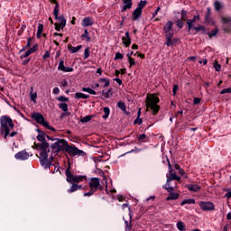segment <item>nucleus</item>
I'll return each mask as SVG.
<instances>
[{
	"mask_svg": "<svg viewBox=\"0 0 231 231\" xmlns=\"http://www.w3.org/2000/svg\"><path fill=\"white\" fill-rule=\"evenodd\" d=\"M57 142L51 145L52 151L56 152H60V151H65L69 154V156H86V152L75 146H71L64 139H56Z\"/></svg>",
	"mask_w": 231,
	"mask_h": 231,
	"instance_id": "obj_1",
	"label": "nucleus"
},
{
	"mask_svg": "<svg viewBox=\"0 0 231 231\" xmlns=\"http://www.w3.org/2000/svg\"><path fill=\"white\" fill-rule=\"evenodd\" d=\"M35 148L40 152V162L42 167L44 169H50L51 167V162H53V157L48 159V152H50V143L48 142L35 143Z\"/></svg>",
	"mask_w": 231,
	"mask_h": 231,
	"instance_id": "obj_2",
	"label": "nucleus"
},
{
	"mask_svg": "<svg viewBox=\"0 0 231 231\" xmlns=\"http://www.w3.org/2000/svg\"><path fill=\"white\" fill-rule=\"evenodd\" d=\"M0 133L4 135L5 140L8 139V134L14 131V120L8 116H2L0 117Z\"/></svg>",
	"mask_w": 231,
	"mask_h": 231,
	"instance_id": "obj_3",
	"label": "nucleus"
},
{
	"mask_svg": "<svg viewBox=\"0 0 231 231\" xmlns=\"http://www.w3.org/2000/svg\"><path fill=\"white\" fill-rule=\"evenodd\" d=\"M160 97L156 94H147L146 96V107L152 111L153 116L160 113Z\"/></svg>",
	"mask_w": 231,
	"mask_h": 231,
	"instance_id": "obj_4",
	"label": "nucleus"
},
{
	"mask_svg": "<svg viewBox=\"0 0 231 231\" xmlns=\"http://www.w3.org/2000/svg\"><path fill=\"white\" fill-rule=\"evenodd\" d=\"M68 183H82V181H88V177L84 175H73L71 171H69V167L65 171Z\"/></svg>",
	"mask_w": 231,
	"mask_h": 231,
	"instance_id": "obj_5",
	"label": "nucleus"
},
{
	"mask_svg": "<svg viewBox=\"0 0 231 231\" xmlns=\"http://www.w3.org/2000/svg\"><path fill=\"white\" fill-rule=\"evenodd\" d=\"M164 33L166 34V45L172 46V37H174V32H172V22L166 23L164 28Z\"/></svg>",
	"mask_w": 231,
	"mask_h": 231,
	"instance_id": "obj_6",
	"label": "nucleus"
},
{
	"mask_svg": "<svg viewBox=\"0 0 231 231\" xmlns=\"http://www.w3.org/2000/svg\"><path fill=\"white\" fill-rule=\"evenodd\" d=\"M169 173L167 174V181L165 187H171V181H181V177L178 176L176 172L172 171V165L171 162L168 161Z\"/></svg>",
	"mask_w": 231,
	"mask_h": 231,
	"instance_id": "obj_7",
	"label": "nucleus"
},
{
	"mask_svg": "<svg viewBox=\"0 0 231 231\" xmlns=\"http://www.w3.org/2000/svg\"><path fill=\"white\" fill-rule=\"evenodd\" d=\"M88 187L94 190L95 192H97V190H103L104 189V186H102L100 184V179L95 177V178H90L88 180Z\"/></svg>",
	"mask_w": 231,
	"mask_h": 231,
	"instance_id": "obj_8",
	"label": "nucleus"
},
{
	"mask_svg": "<svg viewBox=\"0 0 231 231\" xmlns=\"http://www.w3.org/2000/svg\"><path fill=\"white\" fill-rule=\"evenodd\" d=\"M199 207H200V209L204 212H211L212 210H216V206L210 201H200L199 202Z\"/></svg>",
	"mask_w": 231,
	"mask_h": 231,
	"instance_id": "obj_9",
	"label": "nucleus"
},
{
	"mask_svg": "<svg viewBox=\"0 0 231 231\" xmlns=\"http://www.w3.org/2000/svg\"><path fill=\"white\" fill-rule=\"evenodd\" d=\"M163 189H165L167 192H170L169 196L166 198V201L178 199L180 198V193L172 192L174 190V187L164 186Z\"/></svg>",
	"mask_w": 231,
	"mask_h": 231,
	"instance_id": "obj_10",
	"label": "nucleus"
},
{
	"mask_svg": "<svg viewBox=\"0 0 231 231\" xmlns=\"http://www.w3.org/2000/svg\"><path fill=\"white\" fill-rule=\"evenodd\" d=\"M32 118H33V120H35V122H37V124L43 125V127H45V125H47V124H48V122H46V120H44V116H42V114L34 113L32 115Z\"/></svg>",
	"mask_w": 231,
	"mask_h": 231,
	"instance_id": "obj_11",
	"label": "nucleus"
},
{
	"mask_svg": "<svg viewBox=\"0 0 231 231\" xmlns=\"http://www.w3.org/2000/svg\"><path fill=\"white\" fill-rule=\"evenodd\" d=\"M58 69H59V71H63V73H71V71H73V68L64 66L63 60H61L59 62Z\"/></svg>",
	"mask_w": 231,
	"mask_h": 231,
	"instance_id": "obj_12",
	"label": "nucleus"
},
{
	"mask_svg": "<svg viewBox=\"0 0 231 231\" xmlns=\"http://www.w3.org/2000/svg\"><path fill=\"white\" fill-rule=\"evenodd\" d=\"M133 8V0H123V6L121 7V12H126V10H131Z\"/></svg>",
	"mask_w": 231,
	"mask_h": 231,
	"instance_id": "obj_13",
	"label": "nucleus"
},
{
	"mask_svg": "<svg viewBox=\"0 0 231 231\" xmlns=\"http://www.w3.org/2000/svg\"><path fill=\"white\" fill-rule=\"evenodd\" d=\"M14 158L16 160H22V161L28 160V158H30V153H28L26 151H22L17 152L14 155Z\"/></svg>",
	"mask_w": 231,
	"mask_h": 231,
	"instance_id": "obj_14",
	"label": "nucleus"
},
{
	"mask_svg": "<svg viewBox=\"0 0 231 231\" xmlns=\"http://www.w3.org/2000/svg\"><path fill=\"white\" fill-rule=\"evenodd\" d=\"M122 42L125 48H129V46H131V36H129L128 31H126L125 36L122 37Z\"/></svg>",
	"mask_w": 231,
	"mask_h": 231,
	"instance_id": "obj_15",
	"label": "nucleus"
},
{
	"mask_svg": "<svg viewBox=\"0 0 231 231\" xmlns=\"http://www.w3.org/2000/svg\"><path fill=\"white\" fill-rule=\"evenodd\" d=\"M186 189L190 192H199L201 190V186L198 184H188L186 185Z\"/></svg>",
	"mask_w": 231,
	"mask_h": 231,
	"instance_id": "obj_16",
	"label": "nucleus"
},
{
	"mask_svg": "<svg viewBox=\"0 0 231 231\" xmlns=\"http://www.w3.org/2000/svg\"><path fill=\"white\" fill-rule=\"evenodd\" d=\"M140 17H142V9L136 8V9L133 12L132 20H133V21H138V20L140 19Z\"/></svg>",
	"mask_w": 231,
	"mask_h": 231,
	"instance_id": "obj_17",
	"label": "nucleus"
},
{
	"mask_svg": "<svg viewBox=\"0 0 231 231\" xmlns=\"http://www.w3.org/2000/svg\"><path fill=\"white\" fill-rule=\"evenodd\" d=\"M81 24L84 28H88V26H93V20H91L89 17H85L83 18Z\"/></svg>",
	"mask_w": 231,
	"mask_h": 231,
	"instance_id": "obj_18",
	"label": "nucleus"
},
{
	"mask_svg": "<svg viewBox=\"0 0 231 231\" xmlns=\"http://www.w3.org/2000/svg\"><path fill=\"white\" fill-rule=\"evenodd\" d=\"M37 50H38V46H37V44H35L30 50L25 51V53L23 55V59H26V57H30V55H32V53H35V51H37Z\"/></svg>",
	"mask_w": 231,
	"mask_h": 231,
	"instance_id": "obj_19",
	"label": "nucleus"
},
{
	"mask_svg": "<svg viewBox=\"0 0 231 231\" xmlns=\"http://www.w3.org/2000/svg\"><path fill=\"white\" fill-rule=\"evenodd\" d=\"M68 50L70 53H77V51H80V50H82V45H78L77 47L68 45Z\"/></svg>",
	"mask_w": 231,
	"mask_h": 231,
	"instance_id": "obj_20",
	"label": "nucleus"
},
{
	"mask_svg": "<svg viewBox=\"0 0 231 231\" xmlns=\"http://www.w3.org/2000/svg\"><path fill=\"white\" fill-rule=\"evenodd\" d=\"M38 133L39 134H38V135L36 137L38 142H42V143L46 142V134L43 133L42 131H38Z\"/></svg>",
	"mask_w": 231,
	"mask_h": 231,
	"instance_id": "obj_21",
	"label": "nucleus"
},
{
	"mask_svg": "<svg viewBox=\"0 0 231 231\" xmlns=\"http://www.w3.org/2000/svg\"><path fill=\"white\" fill-rule=\"evenodd\" d=\"M183 205H196V199H187L181 201L180 207H183Z\"/></svg>",
	"mask_w": 231,
	"mask_h": 231,
	"instance_id": "obj_22",
	"label": "nucleus"
},
{
	"mask_svg": "<svg viewBox=\"0 0 231 231\" xmlns=\"http://www.w3.org/2000/svg\"><path fill=\"white\" fill-rule=\"evenodd\" d=\"M30 98L34 104L37 102V92H33V87H31Z\"/></svg>",
	"mask_w": 231,
	"mask_h": 231,
	"instance_id": "obj_23",
	"label": "nucleus"
},
{
	"mask_svg": "<svg viewBox=\"0 0 231 231\" xmlns=\"http://www.w3.org/2000/svg\"><path fill=\"white\" fill-rule=\"evenodd\" d=\"M81 39L84 41L86 39L87 42H91V36H89V32L85 29L84 33L81 35Z\"/></svg>",
	"mask_w": 231,
	"mask_h": 231,
	"instance_id": "obj_24",
	"label": "nucleus"
},
{
	"mask_svg": "<svg viewBox=\"0 0 231 231\" xmlns=\"http://www.w3.org/2000/svg\"><path fill=\"white\" fill-rule=\"evenodd\" d=\"M58 21V24H61L62 27H66V18L64 16H58L55 18Z\"/></svg>",
	"mask_w": 231,
	"mask_h": 231,
	"instance_id": "obj_25",
	"label": "nucleus"
},
{
	"mask_svg": "<svg viewBox=\"0 0 231 231\" xmlns=\"http://www.w3.org/2000/svg\"><path fill=\"white\" fill-rule=\"evenodd\" d=\"M99 82H101V84H104V88H109L110 84H111V81H109L108 79H106V78H101L99 79Z\"/></svg>",
	"mask_w": 231,
	"mask_h": 231,
	"instance_id": "obj_26",
	"label": "nucleus"
},
{
	"mask_svg": "<svg viewBox=\"0 0 231 231\" xmlns=\"http://www.w3.org/2000/svg\"><path fill=\"white\" fill-rule=\"evenodd\" d=\"M103 111H104V116H103V118L104 120H107V118H109V114L111 113V110L109 109V107L107 106H105L103 108Z\"/></svg>",
	"mask_w": 231,
	"mask_h": 231,
	"instance_id": "obj_27",
	"label": "nucleus"
},
{
	"mask_svg": "<svg viewBox=\"0 0 231 231\" xmlns=\"http://www.w3.org/2000/svg\"><path fill=\"white\" fill-rule=\"evenodd\" d=\"M174 169L176 171H179L178 173L180 175V176H185V171H183V169H181V167L180 166V164L176 163L174 164Z\"/></svg>",
	"mask_w": 231,
	"mask_h": 231,
	"instance_id": "obj_28",
	"label": "nucleus"
},
{
	"mask_svg": "<svg viewBox=\"0 0 231 231\" xmlns=\"http://www.w3.org/2000/svg\"><path fill=\"white\" fill-rule=\"evenodd\" d=\"M82 91L84 93H89V95H97V91L93 90L91 88H83Z\"/></svg>",
	"mask_w": 231,
	"mask_h": 231,
	"instance_id": "obj_29",
	"label": "nucleus"
},
{
	"mask_svg": "<svg viewBox=\"0 0 231 231\" xmlns=\"http://www.w3.org/2000/svg\"><path fill=\"white\" fill-rule=\"evenodd\" d=\"M117 106L119 107V109H121V111H123L124 113H125V111H127V106H125V103L119 101L117 103Z\"/></svg>",
	"mask_w": 231,
	"mask_h": 231,
	"instance_id": "obj_30",
	"label": "nucleus"
},
{
	"mask_svg": "<svg viewBox=\"0 0 231 231\" xmlns=\"http://www.w3.org/2000/svg\"><path fill=\"white\" fill-rule=\"evenodd\" d=\"M221 21L223 24H231V17L230 16H222Z\"/></svg>",
	"mask_w": 231,
	"mask_h": 231,
	"instance_id": "obj_31",
	"label": "nucleus"
},
{
	"mask_svg": "<svg viewBox=\"0 0 231 231\" xmlns=\"http://www.w3.org/2000/svg\"><path fill=\"white\" fill-rule=\"evenodd\" d=\"M75 98H83V99H86V98H89V96L88 95H86L84 93H80V92H77L75 94Z\"/></svg>",
	"mask_w": 231,
	"mask_h": 231,
	"instance_id": "obj_32",
	"label": "nucleus"
},
{
	"mask_svg": "<svg viewBox=\"0 0 231 231\" xmlns=\"http://www.w3.org/2000/svg\"><path fill=\"white\" fill-rule=\"evenodd\" d=\"M145 5H147V1L146 0H141L137 5V9L143 10V8H145Z\"/></svg>",
	"mask_w": 231,
	"mask_h": 231,
	"instance_id": "obj_33",
	"label": "nucleus"
},
{
	"mask_svg": "<svg viewBox=\"0 0 231 231\" xmlns=\"http://www.w3.org/2000/svg\"><path fill=\"white\" fill-rule=\"evenodd\" d=\"M77 190H79L77 184L71 183V186H70V188L68 189V192H69V194H71V193H73V192H77Z\"/></svg>",
	"mask_w": 231,
	"mask_h": 231,
	"instance_id": "obj_34",
	"label": "nucleus"
},
{
	"mask_svg": "<svg viewBox=\"0 0 231 231\" xmlns=\"http://www.w3.org/2000/svg\"><path fill=\"white\" fill-rule=\"evenodd\" d=\"M91 120H93V116H84L83 118H81L80 122L82 124H86L88 122H91Z\"/></svg>",
	"mask_w": 231,
	"mask_h": 231,
	"instance_id": "obj_35",
	"label": "nucleus"
},
{
	"mask_svg": "<svg viewBox=\"0 0 231 231\" xmlns=\"http://www.w3.org/2000/svg\"><path fill=\"white\" fill-rule=\"evenodd\" d=\"M129 62V68H133V66H136V61H134V59L133 57H130L129 55H126Z\"/></svg>",
	"mask_w": 231,
	"mask_h": 231,
	"instance_id": "obj_36",
	"label": "nucleus"
},
{
	"mask_svg": "<svg viewBox=\"0 0 231 231\" xmlns=\"http://www.w3.org/2000/svg\"><path fill=\"white\" fill-rule=\"evenodd\" d=\"M214 6H215V10H217V12H219V10L223 8V4H221V2L219 1H215Z\"/></svg>",
	"mask_w": 231,
	"mask_h": 231,
	"instance_id": "obj_37",
	"label": "nucleus"
},
{
	"mask_svg": "<svg viewBox=\"0 0 231 231\" xmlns=\"http://www.w3.org/2000/svg\"><path fill=\"white\" fill-rule=\"evenodd\" d=\"M177 228H178V230H180V231H184V230H185V223L182 222V221H179V222L177 223Z\"/></svg>",
	"mask_w": 231,
	"mask_h": 231,
	"instance_id": "obj_38",
	"label": "nucleus"
},
{
	"mask_svg": "<svg viewBox=\"0 0 231 231\" xmlns=\"http://www.w3.org/2000/svg\"><path fill=\"white\" fill-rule=\"evenodd\" d=\"M58 106L60 107V109H61V111H63L64 113H67V111H68V104L60 103V105H58Z\"/></svg>",
	"mask_w": 231,
	"mask_h": 231,
	"instance_id": "obj_39",
	"label": "nucleus"
},
{
	"mask_svg": "<svg viewBox=\"0 0 231 231\" xmlns=\"http://www.w3.org/2000/svg\"><path fill=\"white\" fill-rule=\"evenodd\" d=\"M53 15L55 19H59V3H56V5L53 10Z\"/></svg>",
	"mask_w": 231,
	"mask_h": 231,
	"instance_id": "obj_40",
	"label": "nucleus"
},
{
	"mask_svg": "<svg viewBox=\"0 0 231 231\" xmlns=\"http://www.w3.org/2000/svg\"><path fill=\"white\" fill-rule=\"evenodd\" d=\"M57 100L59 102H62V104H64V102H69V98H68L64 96H60L59 97H57Z\"/></svg>",
	"mask_w": 231,
	"mask_h": 231,
	"instance_id": "obj_41",
	"label": "nucleus"
},
{
	"mask_svg": "<svg viewBox=\"0 0 231 231\" xmlns=\"http://www.w3.org/2000/svg\"><path fill=\"white\" fill-rule=\"evenodd\" d=\"M89 55H90L89 47H87L84 50V60H86V59H89Z\"/></svg>",
	"mask_w": 231,
	"mask_h": 231,
	"instance_id": "obj_42",
	"label": "nucleus"
},
{
	"mask_svg": "<svg viewBox=\"0 0 231 231\" xmlns=\"http://www.w3.org/2000/svg\"><path fill=\"white\" fill-rule=\"evenodd\" d=\"M32 41V38H28L27 44L24 46L21 51H25L27 48H32V43L30 42Z\"/></svg>",
	"mask_w": 231,
	"mask_h": 231,
	"instance_id": "obj_43",
	"label": "nucleus"
},
{
	"mask_svg": "<svg viewBox=\"0 0 231 231\" xmlns=\"http://www.w3.org/2000/svg\"><path fill=\"white\" fill-rule=\"evenodd\" d=\"M137 138L139 142H145L147 140V134H142Z\"/></svg>",
	"mask_w": 231,
	"mask_h": 231,
	"instance_id": "obj_44",
	"label": "nucleus"
},
{
	"mask_svg": "<svg viewBox=\"0 0 231 231\" xmlns=\"http://www.w3.org/2000/svg\"><path fill=\"white\" fill-rule=\"evenodd\" d=\"M109 95H111V89H108L107 91H102V96L104 98H109Z\"/></svg>",
	"mask_w": 231,
	"mask_h": 231,
	"instance_id": "obj_45",
	"label": "nucleus"
},
{
	"mask_svg": "<svg viewBox=\"0 0 231 231\" xmlns=\"http://www.w3.org/2000/svg\"><path fill=\"white\" fill-rule=\"evenodd\" d=\"M55 26V30H57V32H60L61 30H64L65 27H62V24L60 23H54Z\"/></svg>",
	"mask_w": 231,
	"mask_h": 231,
	"instance_id": "obj_46",
	"label": "nucleus"
},
{
	"mask_svg": "<svg viewBox=\"0 0 231 231\" xmlns=\"http://www.w3.org/2000/svg\"><path fill=\"white\" fill-rule=\"evenodd\" d=\"M122 59H124V54L120 53V52H116V57H115V60H122Z\"/></svg>",
	"mask_w": 231,
	"mask_h": 231,
	"instance_id": "obj_47",
	"label": "nucleus"
},
{
	"mask_svg": "<svg viewBox=\"0 0 231 231\" xmlns=\"http://www.w3.org/2000/svg\"><path fill=\"white\" fill-rule=\"evenodd\" d=\"M216 35H217V29L213 30V31H211V32L208 33V37H209L210 39H212V37H216Z\"/></svg>",
	"mask_w": 231,
	"mask_h": 231,
	"instance_id": "obj_48",
	"label": "nucleus"
},
{
	"mask_svg": "<svg viewBox=\"0 0 231 231\" xmlns=\"http://www.w3.org/2000/svg\"><path fill=\"white\" fill-rule=\"evenodd\" d=\"M224 191L226 192V194L225 195V198H227V199H230L231 198V191L228 189H224Z\"/></svg>",
	"mask_w": 231,
	"mask_h": 231,
	"instance_id": "obj_49",
	"label": "nucleus"
},
{
	"mask_svg": "<svg viewBox=\"0 0 231 231\" xmlns=\"http://www.w3.org/2000/svg\"><path fill=\"white\" fill-rule=\"evenodd\" d=\"M180 20L181 21H184L185 20V17H187V11H185V10H181V12H180Z\"/></svg>",
	"mask_w": 231,
	"mask_h": 231,
	"instance_id": "obj_50",
	"label": "nucleus"
},
{
	"mask_svg": "<svg viewBox=\"0 0 231 231\" xmlns=\"http://www.w3.org/2000/svg\"><path fill=\"white\" fill-rule=\"evenodd\" d=\"M226 93H231V88H224L221 90L220 95H226Z\"/></svg>",
	"mask_w": 231,
	"mask_h": 231,
	"instance_id": "obj_51",
	"label": "nucleus"
},
{
	"mask_svg": "<svg viewBox=\"0 0 231 231\" xmlns=\"http://www.w3.org/2000/svg\"><path fill=\"white\" fill-rule=\"evenodd\" d=\"M176 25L179 27V28H183V20L181 19H179L176 21Z\"/></svg>",
	"mask_w": 231,
	"mask_h": 231,
	"instance_id": "obj_52",
	"label": "nucleus"
},
{
	"mask_svg": "<svg viewBox=\"0 0 231 231\" xmlns=\"http://www.w3.org/2000/svg\"><path fill=\"white\" fill-rule=\"evenodd\" d=\"M214 68H215L216 71H221V64L215 62Z\"/></svg>",
	"mask_w": 231,
	"mask_h": 231,
	"instance_id": "obj_53",
	"label": "nucleus"
},
{
	"mask_svg": "<svg viewBox=\"0 0 231 231\" xmlns=\"http://www.w3.org/2000/svg\"><path fill=\"white\" fill-rule=\"evenodd\" d=\"M95 192H96L95 190H92L90 189L88 192L84 193V196L89 198L90 196H93V194H95Z\"/></svg>",
	"mask_w": 231,
	"mask_h": 231,
	"instance_id": "obj_54",
	"label": "nucleus"
},
{
	"mask_svg": "<svg viewBox=\"0 0 231 231\" xmlns=\"http://www.w3.org/2000/svg\"><path fill=\"white\" fill-rule=\"evenodd\" d=\"M43 30H44V25H43L42 23H40V24L38 25V31H37V32H38V33H42Z\"/></svg>",
	"mask_w": 231,
	"mask_h": 231,
	"instance_id": "obj_55",
	"label": "nucleus"
},
{
	"mask_svg": "<svg viewBox=\"0 0 231 231\" xmlns=\"http://www.w3.org/2000/svg\"><path fill=\"white\" fill-rule=\"evenodd\" d=\"M143 121L142 120V118L137 117V118L134 120V125L138 124V125H142V123H143Z\"/></svg>",
	"mask_w": 231,
	"mask_h": 231,
	"instance_id": "obj_56",
	"label": "nucleus"
},
{
	"mask_svg": "<svg viewBox=\"0 0 231 231\" xmlns=\"http://www.w3.org/2000/svg\"><path fill=\"white\" fill-rule=\"evenodd\" d=\"M52 93L53 95H59L60 93V89L56 87L52 89Z\"/></svg>",
	"mask_w": 231,
	"mask_h": 231,
	"instance_id": "obj_57",
	"label": "nucleus"
},
{
	"mask_svg": "<svg viewBox=\"0 0 231 231\" xmlns=\"http://www.w3.org/2000/svg\"><path fill=\"white\" fill-rule=\"evenodd\" d=\"M46 129H49L50 131H56L54 127L51 126L48 123L44 126Z\"/></svg>",
	"mask_w": 231,
	"mask_h": 231,
	"instance_id": "obj_58",
	"label": "nucleus"
},
{
	"mask_svg": "<svg viewBox=\"0 0 231 231\" xmlns=\"http://www.w3.org/2000/svg\"><path fill=\"white\" fill-rule=\"evenodd\" d=\"M187 24H188V26H189V28H188V30H189V32H190V30H192V23L190 22V20H188L187 21Z\"/></svg>",
	"mask_w": 231,
	"mask_h": 231,
	"instance_id": "obj_59",
	"label": "nucleus"
},
{
	"mask_svg": "<svg viewBox=\"0 0 231 231\" xmlns=\"http://www.w3.org/2000/svg\"><path fill=\"white\" fill-rule=\"evenodd\" d=\"M178 91V85H173L172 93L176 96V92Z\"/></svg>",
	"mask_w": 231,
	"mask_h": 231,
	"instance_id": "obj_60",
	"label": "nucleus"
},
{
	"mask_svg": "<svg viewBox=\"0 0 231 231\" xmlns=\"http://www.w3.org/2000/svg\"><path fill=\"white\" fill-rule=\"evenodd\" d=\"M42 59H50V51H46L44 55L42 56Z\"/></svg>",
	"mask_w": 231,
	"mask_h": 231,
	"instance_id": "obj_61",
	"label": "nucleus"
},
{
	"mask_svg": "<svg viewBox=\"0 0 231 231\" xmlns=\"http://www.w3.org/2000/svg\"><path fill=\"white\" fill-rule=\"evenodd\" d=\"M16 134H17V132H9V134H8V136L10 137V138H14V136H16Z\"/></svg>",
	"mask_w": 231,
	"mask_h": 231,
	"instance_id": "obj_62",
	"label": "nucleus"
},
{
	"mask_svg": "<svg viewBox=\"0 0 231 231\" xmlns=\"http://www.w3.org/2000/svg\"><path fill=\"white\" fill-rule=\"evenodd\" d=\"M199 102H201V99H200L199 97H195L194 100H193V103H194L195 105L199 104Z\"/></svg>",
	"mask_w": 231,
	"mask_h": 231,
	"instance_id": "obj_63",
	"label": "nucleus"
},
{
	"mask_svg": "<svg viewBox=\"0 0 231 231\" xmlns=\"http://www.w3.org/2000/svg\"><path fill=\"white\" fill-rule=\"evenodd\" d=\"M114 80H115L116 82H117V84H118L119 86H122V79H120L119 78H116V79H114Z\"/></svg>",
	"mask_w": 231,
	"mask_h": 231,
	"instance_id": "obj_64",
	"label": "nucleus"
}]
</instances>
